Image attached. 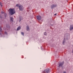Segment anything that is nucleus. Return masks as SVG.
<instances>
[{
  "label": "nucleus",
  "mask_w": 73,
  "mask_h": 73,
  "mask_svg": "<svg viewBox=\"0 0 73 73\" xmlns=\"http://www.w3.org/2000/svg\"><path fill=\"white\" fill-rule=\"evenodd\" d=\"M9 13L11 15L15 14V11L14 9H9Z\"/></svg>",
  "instance_id": "obj_1"
},
{
  "label": "nucleus",
  "mask_w": 73,
  "mask_h": 73,
  "mask_svg": "<svg viewBox=\"0 0 73 73\" xmlns=\"http://www.w3.org/2000/svg\"><path fill=\"white\" fill-rule=\"evenodd\" d=\"M16 7H19L20 11H22L23 10L24 7L23 6L21 5H20L19 4H17L16 5Z\"/></svg>",
  "instance_id": "obj_2"
},
{
  "label": "nucleus",
  "mask_w": 73,
  "mask_h": 73,
  "mask_svg": "<svg viewBox=\"0 0 73 73\" xmlns=\"http://www.w3.org/2000/svg\"><path fill=\"white\" fill-rule=\"evenodd\" d=\"M50 70L49 68H47L43 71V73H48Z\"/></svg>",
  "instance_id": "obj_3"
},
{
  "label": "nucleus",
  "mask_w": 73,
  "mask_h": 73,
  "mask_svg": "<svg viewBox=\"0 0 73 73\" xmlns=\"http://www.w3.org/2000/svg\"><path fill=\"white\" fill-rule=\"evenodd\" d=\"M57 7L56 5H52L51 6V9H53V8L54 7Z\"/></svg>",
  "instance_id": "obj_4"
},
{
  "label": "nucleus",
  "mask_w": 73,
  "mask_h": 73,
  "mask_svg": "<svg viewBox=\"0 0 73 73\" xmlns=\"http://www.w3.org/2000/svg\"><path fill=\"white\" fill-rule=\"evenodd\" d=\"M37 18L38 20L40 21L41 19V17L40 15L37 16Z\"/></svg>",
  "instance_id": "obj_5"
},
{
  "label": "nucleus",
  "mask_w": 73,
  "mask_h": 73,
  "mask_svg": "<svg viewBox=\"0 0 73 73\" xmlns=\"http://www.w3.org/2000/svg\"><path fill=\"white\" fill-rule=\"evenodd\" d=\"M73 29V25H71L70 27V30H71Z\"/></svg>",
  "instance_id": "obj_6"
},
{
  "label": "nucleus",
  "mask_w": 73,
  "mask_h": 73,
  "mask_svg": "<svg viewBox=\"0 0 73 73\" xmlns=\"http://www.w3.org/2000/svg\"><path fill=\"white\" fill-rule=\"evenodd\" d=\"M64 62H62L59 63V67L62 66L64 64Z\"/></svg>",
  "instance_id": "obj_7"
},
{
  "label": "nucleus",
  "mask_w": 73,
  "mask_h": 73,
  "mask_svg": "<svg viewBox=\"0 0 73 73\" xmlns=\"http://www.w3.org/2000/svg\"><path fill=\"white\" fill-rule=\"evenodd\" d=\"M21 27H18V28L17 29V31H19V30L21 29Z\"/></svg>",
  "instance_id": "obj_8"
},
{
  "label": "nucleus",
  "mask_w": 73,
  "mask_h": 73,
  "mask_svg": "<svg viewBox=\"0 0 73 73\" xmlns=\"http://www.w3.org/2000/svg\"><path fill=\"white\" fill-rule=\"evenodd\" d=\"M29 27L28 26H27V31H29Z\"/></svg>",
  "instance_id": "obj_9"
},
{
  "label": "nucleus",
  "mask_w": 73,
  "mask_h": 73,
  "mask_svg": "<svg viewBox=\"0 0 73 73\" xmlns=\"http://www.w3.org/2000/svg\"><path fill=\"white\" fill-rule=\"evenodd\" d=\"M65 38H64V40H63V44H64V43L65 42Z\"/></svg>",
  "instance_id": "obj_10"
},
{
  "label": "nucleus",
  "mask_w": 73,
  "mask_h": 73,
  "mask_svg": "<svg viewBox=\"0 0 73 73\" xmlns=\"http://www.w3.org/2000/svg\"><path fill=\"white\" fill-rule=\"evenodd\" d=\"M10 19H11V20L12 21V22H13V18L12 17H10Z\"/></svg>",
  "instance_id": "obj_11"
},
{
  "label": "nucleus",
  "mask_w": 73,
  "mask_h": 73,
  "mask_svg": "<svg viewBox=\"0 0 73 73\" xmlns=\"http://www.w3.org/2000/svg\"><path fill=\"white\" fill-rule=\"evenodd\" d=\"M2 31V29L0 27V31Z\"/></svg>",
  "instance_id": "obj_12"
},
{
  "label": "nucleus",
  "mask_w": 73,
  "mask_h": 73,
  "mask_svg": "<svg viewBox=\"0 0 73 73\" xmlns=\"http://www.w3.org/2000/svg\"><path fill=\"white\" fill-rule=\"evenodd\" d=\"M21 34H22V35H23V36H24V33H23V32H21Z\"/></svg>",
  "instance_id": "obj_13"
},
{
  "label": "nucleus",
  "mask_w": 73,
  "mask_h": 73,
  "mask_svg": "<svg viewBox=\"0 0 73 73\" xmlns=\"http://www.w3.org/2000/svg\"><path fill=\"white\" fill-rule=\"evenodd\" d=\"M0 5H1V6L2 7V3H1L0 2Z\"/></svg>",
  "instance_id": "obj_14"
},
{
  "label": "nucleus",
  "mask_w": 73,
  "mask_h": 73,
  "mask_svg": "<svg viewBox=\"0 0 73 73\" xmlns=\"http://www.w3.org/2000/svg\"><path fill=\"white\" fill-rule=\"evenodd\" d=\"M44 35H46V32H45L44 33Z\"/></svg>",
  "instance_id": "obj_15"
},
{
  "label": "nucleus",
  "mask_w": 73,
  "mask_h": 73,
  "mask_svg": "<svg viewBox=\"0 0 73 73\" xmlns=\"http://www.w3.org/2000/svg\"><path fill=\"white\" fill-rule=\"evenodd\" d=\"M7 15L6 14H5V17H6V16Z\"/></svg>",
  "instance_id": "obj_16"
},
{
  "label": "nucleus",
  "mask_w": 73,
  "mask_h": 73,
  "mask_svg": "<svg viewBox=\"0 0 73 73\" xmlns=\"http://www.w3.org/2000/svg\"><path fill=\"white\" fill-rule=\"evenodd\" d=\"M5 34L6 35H7V32H5Z\"/></svg>",
  "instance_id": "obj_17"
},
{
  "label": "nucleus",
  "mask_w": 73,
  "mask_h": 73,
  "mask_svg": "<svg viewBox=\"0 0 73 73\" xmlns=\"http://www.w3.org/2000/svg\"><path fill=\"white\" fill-rule=\"evenodd\" d=\"M20 21H21V19L20 17Z\"/></svg>",
  "instance_id": "obj_18"
},
{
  "label": "nucleus",
  "mask_w": 73,
  "mask_h": 73,
  "mask_svg": "<svg viewBox=\"0 0 73 73\" xmlns=\"http://www.w3.org/2000/svg\"><path fill=\"white\" fill-rule=\"evenodd\" d=\"M63 73H66V72H65V71H64V72H63Z\"/></svg>",
  "instance_id": "obj_19"
},
{
  "label": "nucleus",
  "mask_w": 73,
  "mask_h": 73,
  "mask_svg": "<svg viewBox=\"0 0 73 73\" xmlns=\"http://www.w3.org/2000/svg\"><path fill=\"white\" fill-rule=\"evenodd\" d=\"M1 13H2V14L3 13V11H2L1 12Z\"/></svg>",
  "instance_id": "obj_20"
},
{
  "label": "nucleus",
  "mask_w": 73,
  "mask_h": 73,
  "mask_svg": "<svg viewBox=\"0 0 73 73\" xmlns=\"http://www.w3.org/2000/svg\"><path fill=\"white\" fill-rule=\"evenodd\" d=\"M56 15H57L56 14H55V15H54L55 16H56Z\"/></svg>",
  "instance_id": "obj_21"
},
{
  "label": "nucleus",
  "mask_w": 73,
  "mask_h": 73,
  "mask_svg": "<svg viewBox=\"0 0 73 73\" xmlns=\"http://www.w3.org/2000/svg\"><path fill=\"white\" fill-rule=\"evenodd\" d=\"M72 53H73V51H72Z\"/></svg>",
  "instance_id": "obj_22"
}]
</instances>
